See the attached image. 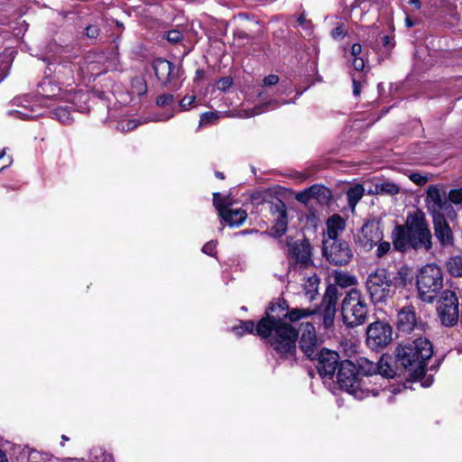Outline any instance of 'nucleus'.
I'll return each mask as SVG.
<instances>
[{
    "label": "nucleus",
    "instance_id": "obj_34",
    "mask_svg": "<svg viewBox=\"0 0 462 462\" xmlns=\"http://www.w3.org/2000/svg\"><path fill=\"white\" fill-rule=\"evenodd\" d=\"M53 116L62 124H69L72 122L70 110L68 106H59L53 110Z\"/></svg>",
    "mask_w": 462,
    "mask_h": 462
},
{
    "label": "nucleus",
    "instance_id": "obj_2",
    "mask_svg": "<svg viewBox=\"0 0 462 462\" xmlns=\"http://www.w3.org/2000/svg\"><path fill=\"white\" fill-rule=\"evenodd\" d=\"M431 233L425 214L416 210L407 216L403 226H396L392 232L395 250L404 252L409 248L429 251L431 246Z\"/></svg>",
    "mask_w": 462,
    "mask_h": 462
},
{
    "label": "nucleus",
    "instance_id": "obj_29",
    "mask_svg": "<svg viewBox=\"0 0 462 462\" xmlns=\"http://www.w3.org/2000/svg\"><path fill=\"white\" fill-rule=\"evenodd\" d=\"M399 191L400 188L397 184L393 181L383 180L375 183L373 192L375 194L395 195L399 193Z\"/></svg>",
    "mask_w": 462,
    "mask_h": 462
},
{
    "label": "nucleus",
    "instance_id": "obj_17",
    "mask_svg": "<svg viewBox=\"0 0 462 462\" xmlns=\"http://www.w3.org/2000/svg\"><path fill=\"white\" fill-rule=\"evenodd\" d=\"M396 326L399 331L404 333H411L421 327V319L412 305L404 306L398 311Z\"/></svg>",
    "mask_w": 462,
    "mask_h": 462
},
{
    "label": "nucleus",
    "instance_id": "obj_18",
    "mask_svg": "<svg viewBox=\"0 0 462 462\" xmlns=\"http://www.w3.org/2000/svg\"><path fill=\"white\" fill-rule=\"evenodd\" d=\"M446 215H436L433 217L434 234L442 246L453 245V233L446 220Z\"/></svg>",
    "mask_w": 462,
    "mask_h": 462
},
{
    "label": "nucleus",
    "instance_id": "obj_38",
    "mask_svg": "<svg viewBox=\"0 0 462 462\" xmlns=\"http://www.w3.org/2000/svg\"><path fill=\"white\" fill-rule=\"evenodd\" d=\"M6 151L7 148H4L0 152V171H3L5 169L8 168L13 162L12 156L7 154Z\"/></svg>",
    "mask_w": 462,
    "mask_h": 462
},
{
    "label": "nucleus",
    "instance_id": "obj_14",
    "mask_svg": "<svg viewBox=\"0 0 462 462\" xmlns=\"http://www.w3.org/2000/svg\"><path fill=\"white\" fill-rule=\"evenodd\" d=\"M269 210L273 222V235L275 237H281L288 228L287 207L282 200L275 199L270 202Z\"/></svg>",
    "mask_w": 462,
    "mask_h": 462
},
{
    "label": "nucleus",
    "instance_id": "obj_16",
    "mask_svg": "<svg viewBox=\"0 0 462 462\" xmlns=\"http://www.w3.org/2000/svg\"><path fill=\"white\" fill-rule=\"evenodd\" d=\"M318 372L319 374L327 379H332L339 366V356L335 351L322 349L318 352Z\"/></svg>",
    "mask_w": 462,
    "mask_h": 462
},
{
    "label": "nucleus",
    "instance_id": "obj_36",
    "mask_svg": "<svg viewBox=\"0 0 462 462\" xmlns=\"http://www.w3.org/2000/svg\"><path fill=\"white\" fill-rule=\"evenodd\" d=\"M226 200V198L222 197L218 192L213 194V204L219 216H221L226 209L229 208Z\"/></svg>",
    "mask_w": 462,
    "mask_h": 462
},
{
    "label": "nucleus",
    "instance_id": "obj_48",
    "mask_svg": "<svg viewBox=\"0 0 462 462\" xmlns=\"http://www.w3.org/2000/svg\"><path fill=\"white\" fill-rule=\"evenodd\" d=\"M86 35L88 38L96 39L99 35V29L97 25H88L85 29Z\"/></svg>",
    "mask_w": 462,
    "mask_h": 462
},
{
    "label": "nucleus",
    "instance_id": "obj_20",
    "mask_svg": "<svg viewBox=\"0 0 462 462\" xmlns=\"http://www.w3.org/2000/svg\"><path fill=\"white\" fill-rule=\"evenodd\" d=\"M154 74L162 85L166 86L175 78V66L164 59H156L152 61Z\"/></svg>",
    "mask_w": 462,
    "mask_h": 462
},
{
    "label": "nucleus",
    "instance_id": "obj_31",
    "mask_svg": "<svg viewBox=\"0 0 462 462\" xmlns=\"http://www.w3.org/2000/svg\"><path fill=\"white\" fill-rule=\"evenodd\" d=\"M336 286L341 288H347L356 283V278L344 272H336L334 274Z\"/></svg>",
    "mask_w": 462,
    "mask_h": 462
},
{
    "label": "nucleus",
    "instance_id": "obj_57",
    "mask_svg": "<svg viewBox=\"0 0 462 462\" xmlns=\"http://www.w3.org/2000/svg\"><path fill=\"white\" fill-rule=\"evenodd\" d=\"M0 462H7L6 456L2 449H0Z\"/></svg>",
    "mask_w": 462,
    "mask_h": 462
},
{
    "label": "nucleus",
    "instance_id": "obj_62",
    "mask_svg": "<svg viewBox=\"0 0 462 462\" xmlns=\"http://www.w3.org/2000/svg\"><path fill=\"white\" fill-rule=\"evenodd\" d=\"M430 384V382L429 379H427L425 382L422 383L423 386H429Z\"/></svg>",
    "mask_w": 462,
    "mask_h": 462
},
{
    "label": "nucleus",
    "instance_id": "obj_3",
    "mask_svg": "<svg viewBox=\"0 0 462 462\" xmlns=\"http://www.w3.org/2000/svg\"><path fill=\"white\" fill-rule=\"evenodd\" d=\"M432 355L433 348L430 340L419 337L399 344L394 350V360L397 366L409 372L411 376L420 378L425 374L428 360Z\"/></svg>",
    "mask_w": 462,
    "mask_h": 462
},
{
    "label": "nucleus",
    "instance_id": "obj_37",
    "mask_svg": "<svg viewBox=\"0 0 462 462\" xmlns=\"http://www.w3.org/2000/svg\"><path fill=\"white\" fill-rule=\"evenodd\" d=\"M323 309V324L325 328H328L333 326L334 319L337 312L336 308L325 307Z\"/></svg>",
    "mask_w": 462,
    "mask_h": 462
},
{
    "label": "nucleus",
    "instance_id": "obj_53",
    "mask_svg": "<svg viewBox=\"0 0 462 462\" xmlns=\"http://www.w3.org/2000/svg\"><path fill=\"white\" fill-rule=\"evenodd\" d=\"M383 45L387 49H393L394 47L393 38L389 35L383 36Z\"/></svg>",
    "mask_w": 462,
    "mask_h": 462
},
{
    "label": "nucleus",
    "instance_id": "obj_1",
    "mask_svg": "<svg viewBox=\"0 0 462 462\" xmlns=\"http://www.w3.org/2000/svg\"><path fill=\"white\" fill-rule=\"evenodd\" d=\"M316 313L315 310L289 309L285 300L272 302L256 325V334L268 339L277 360L296 361L299 330L294 323Z\"/></svg>",
    "mask_w": 462,
    "mask_h": 462
},
{
    "label": "nucleus",
    "instance_id": "obj_5",
    "mask_svg": "<svg viewBox=\"0 0 462 462\" xmlns=\"http://www.w3.org/2000/svg\"><path fill=\"white\" fill-rule=\"evenodd\" d=\"M416 278L420 299L424 302H432L443 287L442 270L435 263L426 264L420 268Z\"/></svg>",
    "mask_w": 462,
    "mask_h": 462
},
{
    "label": "nucleus",
    "instance_id": "obj_42",
    "mask_svg": "<svg viewBox=\"0 0 462 462\" xmlns=\"http://www.w3.org/2000/svg\"><path fill=\"white\" fill-rule=\"evenodd\" d=\"M377 249H376V256L379 258H382L391 249V245L389 242H382L380 241L377 244Z\"/></svg>",
    "mask_w": 462,
    "mask_h": 462
},
{
    "label": "nucleus",
    "instance_id": "obj_58",
    "mask_svg": "<svg viewBox=\"0 0 462 462\" xmlns=\"http://www.w3.org/2000/svg\"><path fill=\"white\" fill-rule=\"evenodd\" d=\"M216 177L220 179V180H224L225 179V175L223 172H220V171H216L215 173Z\"/></svg>",
    "mask_w": 462,
    "mask_h": 462
},
{
    "label": "nucleus",
    "instance_id": "obj_7",
    "mask_svg": "<svg viewBox=\"0 0 462 462\" xmlns=\"http://www.w3.org/2000/svg\"><path fill=\"white\" fill-rule=\"evenodd\" d=\"M365 287L374 303L386 302L393 298L394 290L391 282V274L385 268H376L368 274Z\"/></svg>",
    "mask_w": 462,
    "mask_h": 462
},
{
    "label": "nucleus",
    "instance_id": "obj_52",
    "mask_svg": "<svg viewBox=\"0 0 462 462\" xmlns=\"http://www.w3.org/2000/svg\"><path fill=\"white\" fill-rule=\"evenodd\" d=\"M8 114L10 116H14L20 117V118H30V117H32V115L24 112L23 110H10L8 112Z\"/></svg>",
    "mask_w": 462,
    "mask_h": 462
},
{
    "label": "nucleus",
    "instance_id": "obj_28",
    "mask_svg": "<svg viewBox=\"0 0 462 462\" xmlns=\"http://www.w3.org/2000/svg\"><path fill=\"white\" fill-rule=\"evenodd\" d=\"M56 92H52L51 94H43V100L42 102L46 106H50L51 104L48 101H65L70 102L73 100V95L69 92H63L60 88H55Z\"/></svg>",
    "mask_w": 462,
    "mask_h": 462
},
{
    "label": "nucleus",
    "instance_id": "obj_55",
    "mask_svg": "<svg viewBox=\"0 0 462 462\" xmlns=\"http://www.w3.org/2000/svg\"><path fill=\"white\" fill-rule=\"evenodd\" d=\"M362 51V46L361 44L359 43H354L352 45V48H351V54L354 56V59L355 58H358L357 56L361 53Z\"/></svg>",
    "mask_w": 462,
    "mask_h": 462
},
{
    "label": "nucleus",
    "instance_id": "obj_4",
    "mask_svg": "<svg viewBox=\"0 0 462 462\" xmlns=\"http://www.w3.org/2000/svg\"><path fill=\"white\" fill-rule=\"evenodd\" d=\"M368 314V304L365 296L357 289H351L345 296L341 304V315L344 324L348 328H356L364 324Z\"/></svg>",
    "mask_w": 462,
    "mask_h": 462
},
{
    "label": "nucleus",
    "instance_id": "obj_9",
    "mask_svg": "<svg viewBox=\"0 0 462 462\" xmlns=\"http://www.w3.org/2000/svg\"><path fill=\"white\" fill-rule=\"evenodd\" d=\"M285 246V254L290 264H298L305 268L312 265V248L309 240L305 238L294 240L293 237L287 236Z\"/></svg>",
    "mask_w": 462,
    "mask_h": 462
},
{
    "label": "nucleus",
    "instance_id": "obj_19",
    "mask_svg": "<svg viewBox=\"0 0 462 462\" xmlns=\"http://www.w3.org/2000/svg\"><path fill=\"white\" fill-rule=\"evenodd\" d=\"M75 69L76 65L72 64L70 61L55 60L53 62L48 64V71H45V73L48 76L54 74L58 79L65 80L73 78Z\"/></svg>",
    "mask_w": 462,
    "mask_h": 462
},
{
    "label": "nucleus",
    "instance_id": "obj_44",
    "mask_svg": "<svg viewBox=\"0 0 462 462\" xmlns=\"http://www.w3.org/2000/svg\"><path fill=\"white\" fill-rule=\"evenodd\" d=\"M232 84H233L232 78L224 77L217 81V89H219L221 91H226L232 86Z\"/></svg>",
    "mask_w": 462,
    "mask_h": 462
},
{
    "label": "nucleus",
    "instance_id": "obj_6",
    "mask_svg": "<svg viewBox=\"0 0 462 462\" xmlns=\"http://www.w3.org/2000/svg\"><path fill=\"white\" fill-rule=\"evenodd\" d=\"M337 382L342 390L353 395L356 400H364L369 395H375L374 391L363 389L360 386L359 376L356 364L348 359L339 363L337 373Z\"/></svg>",
    "mask_w": 462,
    "mask_h": 462
},
{
    "label": "nucleus",
    "instance_id": "obj_12",
    "mask_svg": "<svg viewBox=\"0 0 462 462\" xmlns=\"http://www.w3.org/2000/svg\"><path fill=\"white\" fill-rule=\"evenodd\" d=\"M426 203L432 217L446 215L449 219H454L457 217L451 203L440 194L439 189L435 186L428 188Z\"/></svg>",
    "mask_w": 462,
    "mask_h": 462
},
{
    "label": "nucleus",
    "instance_id": "obj_26",
    "mask_svg": "<svg viewBox=\"0 0 462 462\" xmlns=\"http://www.w3.org/2000/svg\"><path fill=\"white\" fill-rule=\"evenodd\" d=\"M258 21H248L247 24L241 28H237L234 32V36L237 39L252 40L254 38V34L258 32V30H254L252 27H258Z\"/></svg>",
    "mask_w": 462,
    "mask_h": 462
},
{
    "label": "nucleus",
    "instance_id": "obj_24",
    "mask_svg": "<svg viewBox=\"0 0 462 462\" xmlns=\"http://www.w3.org/2000/svg\"><path fill=\"white\" fill-rule=\"evenodd\" d=\"M391 356L383 355L381 356L379 361L377 362L378 365V372L377 374H381L383 377L385 378H394L397 375V370L401 368L400 366L395 365L393 366L391 364Z\"/></svg>",
    "mask_w": 462,
    "mask_h": 462
},
{
    "label": "nucleus",
    "instance_id": "obj_32",
    "mask_svg": "<svg viewBox=\"0 0 462 462\" xmlns=\"http://www.w3.org/2000/svg\"><path fill=\"white\" fill-rule=\"evenodd\" d=\"M448 273L455 277H462V255L450 257L447 262Z\"/></svg>",
    "mask_w": 462,
    "mask_h": 462
},
{
    "label": "nucleus",
    "instance_id": "obj_45",
    "mask_svg": "<svg viewBox=\"0 0 462 462\" xmlns=\"http://www.w3.org/2000/svg\"><path fill=\"white\" fill-rule=\"evenodd\" d=\"M195 100H196L195 96H186L180 101L179 106L182 110H188L192 106V104L195 102Z\"/></svg>",
    "mask_w": 462,
    "mask_h": 462
},
{
    "label": "nucleus",
    "instance_id": "obj_15",
    "mask_svg": "<svg viewBox=\"0 0 462 462\" xmlns=\"http://www.w3.org/2000/svg\"><path fill=\"white\" fill-rule=\"evenodd\" d=\"M300 329V347L309 359L314 360L319 352L315 328L310 322H301Z\"/></svg>",
    "mask_w": 462,
    "mask_h": 462
},
{
    "label": "nucleus",
    "instance_id": "obj_49",
    "mask_svg": "<svg viewBox=\"0 0 462 462\" xmlns=\"http://www.w3.org/2000/svg\"><path fill=\"white\" fill-rule=\"evenodd\" d=\"M410 179L418 185H424L428 181V178L420 173H412Z\"/></svg>",
    "mask_w": 462,
    "mask_h": 462
},
{
    "label": "nucleus",
    "instance_id": "obj_23",
    "mask_svg": "<svg viewBox=\"0 0 462 462\" xmlns=\"http://www.w3.org/2000/svg\"><path fill=\"white\" fill-rule=\"evenodd\" d=\"M345 221L338 215H333L327 221V236L328 241L338 240L337 236L339 231L345 229Z\"/></svg>",
    "mask_w": 462,
    "mask_h": 462
},
{
    "label": "nucleus",
    "instance_id": "obj_10",
    "mask_svg": "<svg viewBox=\"0 0 462 462\" xmlns=\"http://www.w3.org/2000/svg\"><path fill=\"white\" fill-rule=\"evenodd\" d=\"M323 255L330 264L336 266H345L354 257L348 243L344 240H323Z\"/></svg>",
    "mask_w": 462,
    "mask_h": 462
},
{
    "label": "nucleus",
    "instance_id": "obj_59",
    "mask_svg": "<svg viewBox=\"0 0 462 462\" xmlns=\"http://www.w3.org/2000/svg\"><path fill=\"white\" fill-rule=\"evenodd\" d=\"M411 2L417 7V8H420V4L419 2V0H411Z\"/></svg>",
    "mask_w": 462,
    "mask_h": 462
},
{
    "label": "nucleus",
    "instance_id": "obj_56",
    "mask_svg": "<svg viewBox=\"0 0 462 462\" xmlns=\"http://www.w3.org/2000/svg\"><path fill=\"white\" fill-rule=\"evenodd\" d=\"M353 83V94L358 96L360 94V83L355 78L352 79Z\"/></svg>",
    "mask_w": 462,
    "mask_h": 462
},
{
    "label": "nucleus",
    "instance_id": "obj_50",
    "mask_svg": "<svg viewBox=\"0 0 462 462\" xmlns=\"http://www.w3.org/2000/svg\"><path fill=\"white\" fill-rule=\"evenodd\" d=\"M263 86L269 87V86H274L279 82V77L274 74H271L266 76L263 80Z\"/></svg>",
    "mask_w": 462,
    "mask_h": 462
},
{
    "label": "nucleus",
    "instance_id": "obj_21",
    "mask_svg": "<svg viewBox=\"0 0 462 462\" xmlns=\"http://www.w3.org/2000/svg\"><path fill=\"white\" fill-rule=\"evenodd\" d=\"M413 279L414 274L412 268L406 264L401 265L397 269L396 273L393 276L391 275L392 286L394 289L405 288L408 285H411Z\"/></svg>",
    "mask_w": 462,
    "mask_h": 462
},
{
    "label": "nucleus",
    "instance_id": "obj_46",
    "mask_svg": "<svg viewBox=\"0 0 462 462\" xmlns=\"http://www.w3.org/2000/svg\"><path fill=\"white\" fill-rule=\"evenodd\" d=\"M218 118L217 115L214 112H205L201 114L199 124L203 125L208 122H214Z\"/></svg>",
    "mask_w": 462,
    "mask_h": 462
},
{
    "label": "nucleus",
    "instance_id": "obj_33",
    "mask_svg": "<svg viewBox=\"0 0 462 462\" xmlns=\"http://www.w3.org/2000/svg\"><path fill=\"white\" fill-rule=\"evenodd\" d=\"M274 103H277V102L271 101V102H268V103H265V104H263L260 106H256L252 109H243L239 112L238 116L240 117H245V118L253 117L254 116L262 114L263 112H264L267 109L268 106H272Z\"/></svg>",
    "mask_w": 462,
    "mask_h": 462
},
{
    "label": "nucleus",
    "instance_id": "obj_47",
    "mask_svg": "<svg viewBox=\"0 0 462 462\" xmlns=\"http://www.w3.org/2000/svg\"><path fill=\"white\" fill-rule=\"evenodd\" d=\"M366 3L369 4V6L375 5L381 7L383 5V0H356L355 7H362L363 5Z\"/></svg>",
    "mask_w": 462,
    "mask_h": 462
},
{
    "label": "nucleus",
    "instance_id": "obj_11",
    "mask_svg": "<svg viewBox=\"0 0 462 462\" xmlns=\"http://www.w3.org/2000/svg\"><path fill=\"white\" fill-rule=\"evenodd\" d=\"M392 327L383 321H374L366 328V344L372 349L388 346L393 337Z\"/></svg>",
    "mask_w": 462,
    "mask_h": 462
},
{
    "label": "nucleus",
    "instance_id": "obj_63",
    "mask_svg": "<svg viewBox=\"0 0 462 462\" xmlns=\"http://www.w3.org/2000/svg\"><path fill=\"white\" fill-rule=\"evenodd\" d=\"M406 23L408 24V26H412V23L409 20V19H406Z\"/></svg>",
    "mask_w": 462,
    "mask_h": 462
},
{
    "label": "nucleus",
    "instance_id": "obj_60",
    "mask_svg": "<svg viewBox=\"0 0 462 462\" xmlns=\"http://www.w3.org/2000/svg\"><path fill=\"white\" fill-rule=\"evenodd\" d=\"M61 439H62V441H68V440H69V438H68L66 435H62V436H61ZM61 445L63 446V445H64V443H63V442H61Z\"/></svg>",
    "mask_w": 462,
    "mask_h": 462
},
{
    "label": "nucleus",
    "instance_id": "obj_41",
    "mask_svg": "<svg viewBox=\"0 0 462 462\" xmlns=\"http://www.w3.org/2000/svg\"><path fill=\"white\" fill-rule=\"evenodd\" d=\"M166 38L170 42L177 43L182 40L183 34L179 30H171L167 32Z\"/></svg>",
    "mask_w": 462,
    "mask_h": 462
},
{
    "label": "nucleus",
    "instance_id": "obj_54",
    "mask_svg": "<svg viewBox=\"0 0 462 462\" xmlns=\"http://www.w3.org/2000/svg\"><path fill=\"white\" fill-rule=\"evenodd\" d=\"M353 66L356 70L361 71L365 67V62L362 58H355L353 60Z\"/></svg>",
    "mask_w": 462,
    "mask_h": 462
},
{
    "label": "nucleus",
    "instance_id": "obj_64",
    "mask_svg": "<svg viewBox=\"0 0 462 462\" xmlns=\"http://www.w3.org/2000/svg\"><path fill=\"white\" fill-rule=\"evenodd\" d=\"M239 16H240L241 18H245V19H247V15H246V14H240Z\"/></svg>",
    "mask_w": 462,
    "mask_h": 462
},
{
    "label": "nucleus",
    "instance_id": "obj_39",
    "mask_svg": "<svg viewBox=\"0 0 462 462\" xmlns=\"http://www.w3.org/2000/svg\"><path fill=\"white\" fill-rule=\"evenodd\" d=\"M448 201L460 204L462 202V188L451 189L448 193Z\"/></svg>",
    "mask_w": 462,
    "mask_h": 462
},
{
    "label": "nucleus",
    "instance_id": "obj_22",
    "mask_svg": "<svg viewBox=\"0 0 462 462\" xmlns=\"http://www.w3.org/2000/svg\"><path fill=\"white\" fill-rule=\"evenodd\" d=\"M220 217L226 225L233 227L241 226L246 219L247 213L241 208L232 209L227 208Z\"/></svg>",
    "mask_w": 462,
    "mask_h": 462
},
{
    "label": "nucleus",
    "instance_id": "obj_30",
    "mask_svg": "<svg viewBox=\"0 0 462 462\" xmlns=\"http://www.w3.org/2000/svg\"><path fill=\"white\" fill-rule=\"evenodd\" d=\"M365 189L361 184H356L350 187L346 191V197L350 207L355 208L359 200L363 198Z\"/></svg>",
    "mask_w": 462,
    "mask_h": 462
},
{
    "label": "nucleus",
    "instance_id": "obj_40",
    "mask_svg": "<svg viewBox=\"0 0 462 462\" xmlns=\"http://www.w3.org/2000/svg\"><path fill=\"white\" fill-rule=\"evenodd\" d=\"M174 100L172 94H162L156 98V105L158 106H166L171 105Z\"/></svg>",
    "mask_w": 462,
    "mask_h": 462
},
{
    "label": "nucleus",
    "instance_id": "obj_51",
    "mask_svg": "<svg viewBox=\"0 0 462 462\" xmlns=\"http://www.w3.org/2000/svg\"><path fill=\"white\" fill-rule=\"evenodd\" d=\"M137 125H138V124L136 123L135 120H129L125 124H122L121 128L123 131L128 132V131H133L134 129H135Z\"/></svg>",
    "mask_w": 462,
    "mask_h": 462
},
{
    "label": "nucleus",
    "instance_id": "obj_27",
    "mask_svg": "<svg viewBox=\"0 0 462 462\" xmlns=\"http://www.w3.org/2000/svg\"><path fill=\"white\" fill-rule=\"evenodd\" d=\"M337 299H338L337 287L334 284H329L327 287L325 294L323 296L322 308L329 307V308L337 309Z\"/></svg>",
    "mask_w": 462,
    "mask_h": 462
},
{
    "label": "nucleus",
    "instance_id": "obj_8",
    "mask_svg": "<svg viewBox=\"0 0 462 462\" xmlns=\"http://www.w3.org/2000/svg\"><path fill=\"white\" fill-rule=\"evenodd\" d=\"M458 305V298L455 291L445 290L440 292L437 302V313L443 326L453 327L457 323Z\"/></svg>",
    "mask_w": 462,
    "mask_h": 462
},
{
    "label": "nucleus",
    "instance_id": "obj_25",
    "mask_svg": "<svg viewBox=\"0 0 462 462\" xmlns=\"http://www.w3.org/2000/svg\"><path fill=\"white\" fill-rule=\"evenodd\" d=\"M357 368L358 376H371L374 374H377L378 365L377 363L370 361L368 358L360 356L356 359L355 363Z\"/></svg>",
    "mask_w": 462,
    "mask_h": 462
},
{
    "label": "nucleus",
    "instance_id": "obj_35",
    "mask_svg": "<svg viewBox=\"0 0 462 462\" xmlns=\"http://www.w3.org/2000/svg\"><path fill=\"white\" fill-rule=\"evenodd\" d=\"M233 329L237 336L242 337L245 333H253L254 329L256 330V326L252 320H245L241 321L240 325Z\"/></svg>",
    "mask_w": 462,
    "mask_h": 462
},
{
    "label": "nucleus",
    "instance_id": "obj_61",
    "mask_svg": "<svg viewBox=\"0 0 462 462\" xmlns=\"http://www.w3.org/2000/svg\"><path fill=\"white\" fill-rule=\"evenodd\" d=\"M316 189L315 186H312L309 189V190L306 191V193H313L314 192V189Z\"/></svg>",
    "mask_w": 462,
    "mask_h": 462
},
{
    "label": "nucleus",
    "instance_id": "obj_13",
    "mask_svg": "<svg viewBox=\"0 0 462 462\" xmlns=\"http://www.w3.org/2000/svg\"><path fill=\"white\" fill-rule=\"evenodd\" d=\"M383 233L380 221L371 219L366 221L361 227L356 243L365 251H370L374 245L383 240Z\"/></svg>",
    "mask_w": 462,
    "mask_h": 462
},
{
    "label": "nucleus",
    "instance_id": "obj_43",
    "mask_svg": "<svg viewBox=\"0 0 462 462\" xmlns=\"http://www.w3.org/2000/svg\"><path fill=\"white\" fill-rule=\"evenodd\" d=\"M217 241L211 240L206 243L202 247V252L209 256H214L217 254Z\"/></svg>",
    "mask_w": 462,
    "mask_h": 462
}]
</instances>
